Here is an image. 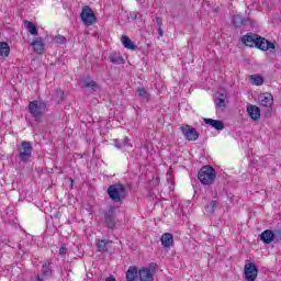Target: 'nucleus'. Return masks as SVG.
<instances>
[{
  "label": "nucleus",
  "instance_id": "nucleus-18",
  "mask_svg": "<svg viewBox=\"0 0 281 281\" xmlns=\"http://www.w3.org/2000/svg\"><path fill=\"white\" fill-rule=\"evenodd\" d=\"M160 243L165 247H172L175 245V238L172 237V234L170 233H164Z\"/></svg>",
  "mask_w": 281,
  "mask_h": 281
},
{
  "label": "nucleus",
  "instance_id": "nucleus-4",
  "mask_svg": "<svg viewBox=\"0 0 281 281\" xmlns=\"http://www.w3.org/2000/svg\"><path fill=\"white\" fill-rule=\"evenodd\" d=\"M108 195L114 203H120L126 199V187L124 184L115 183L108 188Z\"/></svg>",
  "mask_w": 281,
  "mask_h": 281
},
{
  "label": "nucleus",
  "instance_id": "nucleus-35",
  "mask_svg": "<svg viewBox=\"0 0 281 281\" xmlns=\"http://www.w3.org/2000/svg\"><path fill=\"white\" fill-rule=\"evenodd\" d=\"M105 281H117L115 278H113V277H108L106 279H105Z\"/></svg>",
  "mask_w": 281,
  "mask_h": 281
},
{
  "label": "nucleus",
  "instance_id": "nucleus-36",
  "mask_svg": "<svg viewBox=\"0 0 281 281\" xmlns=\"http://www.w3.org/2000/svg\"><path fill=\"white\" fill-rule=\"evenodd\" d=\"M69 181H70V187L74 188V178H70Z\"/></svg>",
  "mask_w": 281,
  "mask_h": 281
},
{
  "label": "nucleus",
  "instance_id": "nucleus-22",
  "mask_svg": "<svg viewBox=\"0 0 281 281\" xmlns=\"http://www.w3.org/2000/svg\"><path fill=\"white\" fill-rule=\"evenodd\" d=\"M0 56L1 58L10 56V46L5 42H0Z\"/></svg>",
  "mask_w": 281,
  "mask_h": 281
},
{
  "label": "nucleus",
  "instance_id": "nucleus-29",
  "mask_svg": "<svg viewBox=\"0 0 281 281\" xmlns=\"http://www.w3.org/2000/svg\"><path fill=\"white\" fill-rule=\"evenodd\" d=\"M56 93H57V97L60 98V100L65 98V92L60 88L56 90Z\"/></svg>",
  "mask_w": 281,
  "mask_h": 281
},
{
  "label": "nucleus",
  "instance_id": "nucleus-32",
  "mask_svg": "<svg viewBox=\"0 0 281 281\" xmlns=\"http://www.w3.org/2000/svg\"><path fill=\"white\" fill-rule=\"evenodd\" d=\"M156 23L159 25V27H161V25H162V19L159 18V16H157V18H156Z\"/></svg>",
  "mask_w": 281,
  "mask_h": 281
},
{
  "label": "nucleus",
  "instance_id": "nucleus-37",
  "mask_svg": "<svg viewBox=\"0 0 281 281\" xmlns=\"http://www.w3.org/2000/svg\"><path fill=\"white\" fill-rule=\"evenodd\" d=\"M36 280L37 281H44L43 278H41V276H36Z\"/></svg>",
  "mask_w": 281,
  "mask_h": 281
},
{
  "label": "nucleus",
  "instance_id": "nucleus-19",
  "mask_svg": "<svg viewBox=\"0 0 281 281\" xmlns=\"http://www.w3.org/2000/svg\"><path fill=\"white\" fill-rule=\"evenodd\" d=\"M121 42L123 44V47H125L126 49H131L132 52H135V49H137V46H135V44H133V41H131L130 37L126 35H123L121 37Z\"/></svg>",
  "mask_w": 281,
  "mask_h": 281
},
{
  "label": "nucleus",
  "instance_id": "nucleus-11",
  "mask_svg": "<svg viewBox=\"0 0 281 281\" xmlns=\"http://www.w3.org/2000/svg\"><path fill=\"white\" fill-rule=\"evenodd\" d=\"M30 45L33 47V52L38 56L45 54V42L43 41V37H35Z\"/></svg>",
  "mask_w": 281,
  "mask_h": 281
},
{
  "label": "nucleus",
  "instance_id": "nucleus-38",
  "mask_svg": "<svg viewBox=\"0 0 281 281\" xmlns=\"http://www.w3.org/2000/svg\"><path fill=\"white\" fill-rule=\"evenodd\" d=\"M116 148H122V145L115 143Z\"/></svg>",
  "mask_w": 281,
  "mask_h": 281
},
{
  "label": "nucleus",
  "instance_id": "nucleus-5",
  "mask_svg": "<svg viewBox=\"0 0 281 281\" xmlns=\"http://www.w3.org/2000/svg\"><path fill=\"white\" fill-rule=\"evenodd\" d=\"M258 104L259 106L267 109L265 117H271V114L273 113V94H271V92L260 93L258 97Z\"/></svg>",
  "mask_w": 281,
  "mask_h": 281
},
{
  "label": "nucleus",
  "instance_id": "nucleus-2",
  "mask_svg": "<svg viewBox=\"0 0 281 281\" xmlns=\"http://www.w3.org/2000/svg\"><path fill=\"white\" fill-rule=\"evenodd\" d=\"M198 179L202 186H214L216 169L210 165L203 166L198 172Z\"/></svg>",
  "mask_w": 281,
  "mask_h": 281
},
{
  "label": "nucleus",
  "instance_id": "nucleus-27",
  "mask_svg": "<svg viewBox=\"0 0 281 281\" xmlns=\"http://www.w3.org/2000/svg\"><path fill=\"white\" fill-rule=\"evenodd\" d=\"M56 42L59 45H65V43H67V37L58 34V35H56Z\"/></svg>",
  "mask_w": 281,
  "mask_h": 281
},
{
  "label": "nucleus",
  "instance_id": "nucleus-9",
  "mask_svg": "<svg viewBox=\"0 0 281 281\" xmlns=\"http://www.w3.org/2000/svg\"><path fill=\"white\" fill-rule=\"evenodd\" d=\"M244 273L247 281H256V278H258V268H256L254 262L247 261L244 267Z\"/></svg>",
  "mask_w": 281,
  "mask_h": 281
},
{
  "label": "nucleus",
  "instance_id": "nucleus-30",
  "mask_svg": "<svg viewBox=\"0 0 281 281\" xmlns=\"http://www.w3.org/2000/svg\"><path fill=\"white\" fill-rule=\"evenodd\" d=\"M216 106H225V99H218L216 102Z\"/></svg>",
  "mask_w": 281,
  "mask_h": 281
},
{
  "label": "nucleus",
  "instance_id": "nucleus-23",
  "mask_svg": "<svg viewBox=\"0 0 281 281\" xmlns=\"http://www.w3.org/2000/svg\"><path fill=\"white\" fill-rule=\"evenodd\" d=\"M111 241L104 240V239H98L97 240V251L100 254H105L106 250V245H109Z\"/></svg>",
  "mask_w": 281,
  "mask_h": 281
},
{
  "label": "nucleus",
  "instance_id": "nucleus-10",
  "mask_svg": "<svg viewBox=\"0 0 281 281\" xmlns=\"http://www.w3.org/2000/svg\"><path fill=\"white\" fill-rule=\"evenodd\" d=\"M255 47L261 52H269L276 49V44L259 35Z\"/></svg>",
  "mask_w": 281,
  "mask_h": 281
},
{
  "label": "nucleus",
  "instance_id": "nucleus-3",
  "mask_svg": "<svg viewBox=\"0 0 281 281\" xmlns=\"http://www.w3.org/2000/svg\"><path fill=\"white\" fill-rule=\"evenodd\" d=\"M29 113L34 117L35 122H41L43 115L47 113V103L43 100H34L29 103Z\"/></svg>",
  "mask_w": 281,
  "mask_h": 281
},
{
  "label": "nucleus",
  "instance_id": "nucleus-34",
  "mask_svg": "<svg viewBox=\"0 0 281 281\" xmlns=\"http://www.w3.org/2000/svg\"><path fill=\"white\" fill-rule=\"evenodd\" d=\"M158 34H159V36H164V30H161V26H159V29H158Z\"/></svg>",
  "mask_w": 281,
  "mask_h": 281
},
{
  "label": "nucleus",
  "instance_id": "nucleus-13",
  "mask_svg": "<svg viewBox=\"0 0 281 281\" xmlns=\"http://www.w3.org/2000/svg\"><path fill=\"white\" fill-rule=\"evenodd\" d=\"M258 34L247 33L246 35L241 36L240 41L246 47H256V43H258Z\"/></svg>",
  "mask_w": 281,
  "mask_h": 281
},
{
  "label": "nucleus",
  "instance_id": "nucleus-25",
  "mask_svg": "<svg viewBox=\"0 0 281 281\" xmlns=\"http://www.w3.org/2000/svg\"><path fill=\"white\" fill-rule=\"evenodd\" d=\"M83 88L85 89H91L92 91H95L98 89V82L93 80H83Z\"/></svg>",
  "mask_w": 281,
  "mask_h": 281
},
{
  "label": "nucleus",
  "instance_id": "nucleus-15",
  "mask_svg": "<svg viewBox=\"0 0 281 281\" xmlns=\"http://www.w3.org/2000/svg\"><path fill=\"white\" fill-rule=\"evenodd\" d=\"M246 111L249 117L254 120V122H258V120H260V108H258L257 105L249 104Z\"/></svg>",
  "mask_w": 281,
  "mask_h": 281
},
{
  "label": "nucleus",
  "instance_id": "nucleus-16",
  "mask_svg": "<svg viewBox=\"0 0 281 281\" xmlns=\"http://www.w3.org/2000/svg\"><path fill=\"white\" fill-rule=\"evenodd\" d=\"M218 210V201L211 200L209 204L204 206V214L206 216H212Z\"/></svg>",
  "mask_w": 281,
  "mask_h": 281
},
{
  "label": "nucleus",
  "instance_id": "nucleus-33",
  "mask_svg": "<svg viewBox=\"0 0 281 281\" xmlns=\"http://www.w3.org/2000/svg\"><path fill=\"white\" fill-rule=\"evenodd\" d=\"M130 19H132L133 21H135L137 19V13H131Z\"/></svg>",
  "mask_w": 281,
  "mask_h": 281
},
{
  "label": "nucleus",
  "instance_id": "nucleus-1",
  "mask_svg": "<svg viewBox=\"0 0 281 281\" xmlns=\"http://www.w3.org/2000/svg\"><path fill=\"white\" fill-rule=\"evenodd\" d=\"M155 271H157V263L151 262L149 267H142L137 271V267L130 266L125 272L126 281H137V273L139 281H155Z\"/></svg>",
  "mask_w": 281,
  "mask_h": 281
},
{
  "label": "nucleus",
  "instance_id": "nucleus-20",
  "mask_svg": "<svg viewBox=\"0 0 281 281\" xmlns=\"http://www.w3.org/2000/svg\"><path fill=\"white\" fill-rule=\"evenodd\" d=\"M24 25L32 36H38V29L34 23H32V21L25 20Z\"/></svg>",
  "mask_w": 281,
  "mask_h": 281
},
{
  "label": "nucleus",
  "instance_id": "nucleus-24",
  "mask_svg": "<svg viewBox=\"0 0 281 281\" xmlns=\"http://www.w3.org/2000/svg\"><path fill=\"white\" fill-rule=\"evenodd\" d=\"M250 80L256 87H262V85H265V79L260 75H251Z\"/></svg>",
  "mask_w": 281,
  "mask_h": 281
},
{
  "label": "nucleus",
  "instance_id": "nucleus-17",
  "mask_svg": "<svg viewBox=\"0 0 281 281\" xmlns=\"http://www.w3.org/2000/svg\"><path fill=\"white\" fill-rule=\"evenodd\" d=\"M204 123L215 128V131H223V128H225V124H223V121L214 119H204Z\"/></svg>",
  "mask_w": 281,
  "mask_h": 281
},
{
  "label": "nucleus",
  "instance_id": "nucleus-6",
  "mask_svg": "<svg viewBox=\"0 0 281 281\" xmlns=\"http://www.w3.org/2000/svg\"><path fill=\"white\" fill-rule=\"evenodd\" d=\"M180 131L186 139L188 142H196L199 139V131H196L195 127H192L191 125L184 124L180 126Z\"/></svg>",
  "mask_w": 281,
  "mask_h": 281
},
{
  "label": "nucleus",
  "instance_id": "nucleus-12",
  "mask_svg": "<svg viewBox=\"0 0 281 281\" xmlns=\"http://www.w3.org/2000/svg\"><path fill=\"white\" fill-rule=\"evenodd\" d=\"M104 218L109 229H115V207L110 206L104 211Z\"/></svg>",
  "mask_w": 281,
  "mask_h": 281
},
{
  "label": "nucleus",
  "instance_id": "nucleus-8",
  "mask_svg": "<svg viewBox=\"0 0 281 281\" xmlns=\"http://www.w3.org/2000/svg\"><path fill=\"white\" fill-rule=\"evenodd\" d=\"M32 143L24 140L21 143V147H20V159L21 161L27 162L30 161V157H32Z\"/></svg>",
  "mask_w": 281,
  "mask_h": 281
},
{
  "label": "nucleus",
  "instance_id": "nucleus-31",
  "mask_svg": "<svg viewBox=\"0 0 281 281\" xmlns=\"http://www.w3.org/2000/svg\"><path fill=\"white\" fill-rule=\"evenodd\" d=\"M50 266H52V260H48L45 263H43V269H49Z\"/></svg>",
  "mask_w": 281,
  "mask_h": 281
},
{
  "label": "nucleus",
  "instance_id": "nucleus-21",
  "mask_svg": "<svg viewBox=\"0 0 281 281\" xmlns=\"http://www.w3.org/2000/svg\"><path fill=\"white\" fill-rule=\"evenodd\" d=\"M110 61L114 65H124V57L120 53H112L110 55Z\"/></svg>",
  "mask_w": 281,
  "mask_h": 281
},
{
  "label": "nucleus",
  "instance_id": "nucleus-14",
  "mask_svg": "<svg viewBox=\"0 0 281 281\" xmlns=\"http://www.w3.org/2000/svg\"><path fill=\"white\" fill-rule=\"evenodd\" d=\"M260 238L265 245H271V241L276 240V233L271 229H266L261 233Z\"/></svg>",
  "mask_w": 281,
  "mask_h": 281
},
{
  "label": "nucleus",
  "instance_id": "nucleus-26",
  "mask_svg": "<svg viewBox=\"0 0 281 281\" xmlns=\"http://www.w3.org/2000/svg\"><path fill=\"white\" fill-rule=\"evenodd\" d=\"M137 93H138L139 98H148L149 97L148 91H146V88H144V87L137 88Z\"/></svg>",
  "mask_w": 281,
  "mask_h": 281
},
{
  "label": "nucleus",
  "instance_id": "nucleus-28",
  "mask_svg": "<svg viewBox=\"0 0 281 281\" xmlns=\"http://www.w3.org/2000/svg\"><path fill=\"white\" fill-rule=\"evenodd\" d=\"M59 256H67V245L61 244L59 248Z\"/></svg>",
  "mask_w": 281,
  "mask_h": 281
},
{
  "label": "nucleus",
  "instance_id": "nucleus-39",
  "mask_svg": "<svg viewBox=\"0 0 281 281\" xmlns=\"http://www.w3.org/2000/svg\"><path fill=\"white\" fill-rule=\"evenodd\" d=\"M157 181H158V183H159V178H157Z\"/></svg>",
  "mask_w": 281,
  "mask_h": 281
},
{
  "label": "nucleus",
  "instance_id": "nucleus-7",
  "mask_svg": "<svg viewBox=\"0 0 281 281\" xmlns=\"http://www.w3.org/2000/svg\"><path fill=\"white\" fill-rule=\"evenodd\" d=\"M81 21L82 23H85V25H87V27L93 25V23L98 21L95 18V13H93V10H91L88 5L82 8Z\"/></svg>",
  "mask_w": 281,
  "mask_h": 281
}]
</instances>
